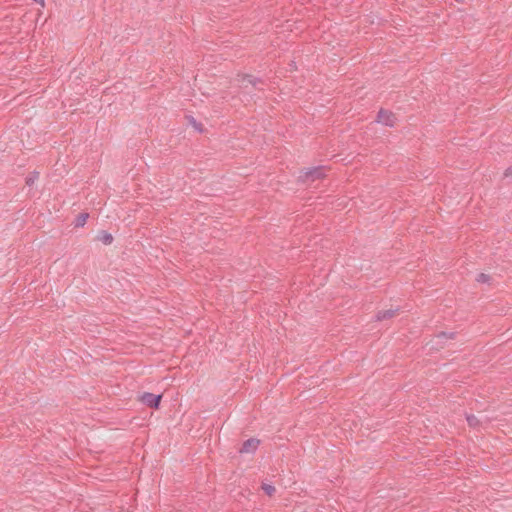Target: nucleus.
<instances>
[{
	"label": "nucleus",
	"mask_w": 512,
	"mask_h": 512,
	"mask_svg": "<svg viewBox=\"0 0 512 512\" xmlns=\"http://www.w3.org/2000/svg\"><path fill=\"white\" fill-rule=\"evenodd\" d=\"M32 182H33V179H30V178H29V179H27V180H26V183H27L28 185H30Z\"/></svg>",
	"instance_id": "nucleus-14"
},
{
	"label": "nucleus",
	"mask_w": 512,
	"mask_h": 512,
	"mask_svg": "<svg viewBox=\"0 0 512 512\" xmlns=\"http://www.w3.org/2000/svg\"><path fill=\"white\" fill-rule=\"evenodd\" d=\"M262 490L268 495V496H273L276 489L273 485L271 484H266V483H263L262 484Z\"/></svg>",
	"instance_id": "nucleus-9"
},
{
	"label": "nucleus",
	"mask_w": 512,
	"mask_h": 512,
	"mask_svg": "<svg viewBox=\"0 0 512 512\" xmlns=\"http://www.w3.org/2000/svg\"><path fill=\"white\" fill-rule=\"evenodd\" d=\"M377 122L388 127H393L396 122V117L391 111L380 109L377 115Z\"/></svg>",
	"instance_id": "nucleus-2"
},
{
	"label": "nucleus",
	"mask_w": 512,
	"mask_h": 512,
	"mask_svg": "<svg viewBox=\"0 0 512 512\" xmlns=\"http://www.w3.org/2000/svg\"><path fill=\"white\" fill-rule=\"evenodd\" d=\"M98 240L105 245H109L113 242V236L107 231H101L98 235Z\"/></svg>",
	"instance_id": "nucleus-6"
},
{
	"label": "nucleus",
	"mask_w": 512,
	"mask_h": 512,
	"mask_svg": "<svg viewBox=\"0 0 512 512\" xmlns=\"http://www.w3.org/2000/svg\"><path fill=\"white\" fill-rule=\"evenodd\" d=\"M456 1L459 2V3H463L464 2V0H456Z\"/></svg>",
	"instance_id": "nucleus-15"
},
{
	"label": "nucleus",
	"mask_w": 512,
	"mask_h": 512,
	"mask_svg": "<svg viewBox=\"0 0 512 512\" xmlns=\"http://www.w3.org/2000/svg\"><path fill=\"white\" fill-rule=\"evenodd\" d=\"M88 217H89V215L87 213H80L76 218L75 226L76 227L84 226Z\"/></svg>",
	"instance_id": "nucleus-7"
},
{
	"label": "nucleus",
	"mask_w": 512,
	"mask_h": 512,
	"mask_svg": "<svg viewBox=\"0 0 512 512\" xmlns=\"http://www.w3.org/2000/svg\"><path fill=\"white\" fill-rule=\"evenodd\" d=\"M466 420L468 422V425L473 428L478 427L480 424V421L478 420V418L472 414L466 415Z\"/></svg>",
	"instance_id": "nucleus-8"
},
{
	"label": "nucleus",
	"mask_w": 512,
	"mask_h": 512,
	"mask_svg": "<svg viewBox=\"0 0 512 512\" xmlns=\"http://www.w3.org/2000/svg\"><path fill=\"white\" fill-rule=\"evenodd\" d=\"M505 177H512V166L508 167L504 173Z\"/></svg>",
	"instance_id": "nucleus-12"
},
{
	"label": "nucleus",
	"mask_w": 512,
	"mask_h": 512,
	"mask_svg": "<svg viewBox=\"0 0 512 512\" xmlns=\"http://www.w3.org/2000/svg\"><path fill=\"white\" fill-rule=\"evenodd\" d=\"M455 333L454 332H440L439 334L436 335V337L438 339H454L455 338Z\"/></svg>",
	"instance_id": "nucleus-10"
},
{
	"label": "nucleus",
	"mask_w": 512,
	"mask_h": 512,
	"mask_svg": "<svg viewBox=\"0 0 512 512\" xmlns=\"http://www.w3.org/2000/svg\"><path fill=\"white\" fill-rule=\"evenodd\" d=\"M325 176V169L323 166L313 167L310 169H307L303 172L301 175V178L305 181L311 180L315 181L318 179H321Z\"/></svg>",
	"instance_id": "nucleus-1"
},
{
	"label": "nucleus",
	"mask_w": 512,
	"mask_h": 512,
	"mask_svg": "<svg viewBox=\"0 0 512 512\" xmlns=\"http://www.w3.org/2000/svg\"><path fill=\"white\" fill-rule=\"evenodd\" d=\"M489 275L481 273L478 275L477 281L478 282H488L489 281Z\"/></svg>",
	"instance_id": "nucleus-11"
},
{
	"label": "nucleus",
	"mask_w": 512,
	"mask_h": 512,
	"mask_svg": "<svg viewBox=\"0 0 512 512\" xmlns=\"http://www.w3.org/2000/svg\"><path fill=\"white\" fill-rule=\"evenodd\" d=\"M244 80H248L251 84L255 85V81H252V80H251V76H249V75L244 76V77H243V81H244Z\"/></svg>",
	"instance_id": "nucleus-13"
},
{
	"label": "nucleus",
	"mask_w": 512,
	"mask_h": 512,
	"mask_svg": "<svg viewBox=\"0 0 512 512\" xmlns=\"http://www.w3.org/2000/svg\"><path fill=\"white\" fill-rule=\"evenodd\" d=\"M162 396L161 395H155L153 393H149V392H146L144 393L142 396H141V401L151 407V408H158L159 407V403H160V400H161Z\"/></svg>",
	"instance_id": "nucleus-3"
},
{
	"label": "nucleus",
	"mask_w": 512,
	"mask_h": 512,
	"mask_svg": "<svg viewBox=\"0 0 512 512\" xmlns=\"http://www.w3.org/2000/svg\"><path fill=\"white\" fill-rule=\"evenodd\" d=\"M259 444L260 440L256 438H250L243 443L240 449V453H254L257 450Z\"/></svg>",
	"instance_id": "nucleus-4"
},
{
	"label": "nucleus",
	"mask_w": 512,
	"mask_h": 512,
	"mask_svg": "<svg viewBox=\"0 0 512 512\" xmlns=\"http://www.w3.org/2000/svg\"><path fill=\"white\" fill-rule=\"evenodd\" d=\"M398 312V309H388V310H381V311H378L376 316H375V319L376 321H383L385 319H390L392 317H394Z\"/></svg>",
	"instance_id": "nucleus-5"
}]
</instances>
